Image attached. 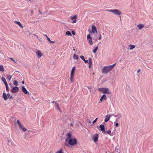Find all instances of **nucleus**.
Returning a JSON list of instances; mask_svg holds the SVG:
<instances>
[{"label": "nucleus", "instance_id": "obj_16", "mask_svg": "<svg viewBox=\"0 0 153 153\" xmlns=\"http://www.w3.org/2000/svg\"><path fill=\"white\" fill-rule=\"evenodd\" d=\"M1 81L4 83V84L5 85L7 84V82L6 79L4 77H2L1 78Z\"/></svg>", "mask_w": 153, "mask_h": 153}, {"label": "nucleus", "instance_id": "obj_53", "mask_svg": "<svg viewBox=\"0 0 153 153\" xmlns=\"http://www.w3.org/2000/svg\"><path fill=\"white\" fill-rule=\"evenodd\" d=\"M88 123H89V124H91V120H89L88 121Z\"/></svg>", "mask_w": 153, "mask_h": 153}, {"label": "nucleus", "instance_id": "obj_11", "mask_svg": "<svg viewBox=\"0 0 153 153\" xmlns=\"http://www.w3.org/2000/svg\"><path fill=\"white\" fill-rule=\"evenodd\" d=\"M98 135L97 134H96L93 137V139L94 142H96L98 141Z\"/></svg>", "mask_w": 153, "mask_h": 153}, {"label": "nucleus", "instance_id": "obj_20", "mask_svg": "<svg viewBox=\"0 0 153 153\" xmlns=\"http://www.w3.org/2000/svg\"><path fill=\"white\" fill-rule=\"evenodd\" d=\"M73 59H76L77 61L79 59L78 56L77 55L74 54L73 56Z\"/></svg>", "mask_w": 153, "mask_h": 153}, {"label": "nucleus", "instance_id": "obj_36", "mask_svg": "<svg viewBox=\"0 0 153 153\" xmlns=\"http://www.w3.org/2000/svg\"><path fill=\"white\" fill-rule=\"evenodd\" d=\"M121 117H122V115L121 114H118V116H117L118 118L117 119H119Z\"/></svg>", "mask_w": 153, "mask_h": 153}, {"label": "nucleus", "instance_id": "obj_15", "mask_svg": "<svg viewBox=\"0 0 153 153\" xmlns=\"http://www.w3.org/2000/svg\"><path fill=\"white\" fill-rule=\"evenodd\" d=\"M19 127L23 131L25 132L27 130V129L24 127L22 125L19 126Z\"/></svg>", "mask_w": 153, "mask_h": 153}, {"label": "nucleus", "instance_id": "obj_19", "mask_svg": "<svg viewBox=\"0 0 153 153\" xmlns=\"http://www.w3.org/2000/svg\"><path fill=\"white\" fill-rule=\"evenodd\" d=\"M95 36L94 38L95 39H98L100 40L101 39L102 36H101V35L100 34L99 35H98V36H97V37H98L97 38H95Z\"/></svg>", "mask_w": 153, "mask_h": 153}, {"label": "nucleus", "instance_id": "obj_12", "mask_svg": "<svg viewBox=\"0 0 153 153\" xmlns=\"http://www.w3.org/2000/svg\"><path fill=\"white\" fill-rule=\"evenodd\" d=\"M107 99V97L105 94H103L102 96L100 99V101H102L103 100H106Z\"/></svg>", "mask_w": 153, "mask_h": 153}, {"label": "nucleus", "instance_id": "obj_63", "mask_svg": "<svg viewBox=\"0 0 153 153\" xmlns=\"http://www.w3.org/2000/svg\"><path fill=\"white\" fill-rule=\"evenodd\" d=\"M54 101H53V102H51V103H54Z\"/></svg>", "mask_w": 153, "mask_h": 153}, {"label": "nucleus", "instance_id": "obj_60", "mask_svg": "<svg viewBox=\"0 0 153 153\" xmlns=\"http://www.w3.org/2000/svg\"><path fill=\"white\" fill-rule=\"evenodd\" d=\"M111 116H114V114H111Z\"/></svg>", "mask_w": 153, "mask_h": 153}, {"label": "nucleus", "instance_id": "obj_42", "mask_svg": "<svg viewBox=\"0 0 153 153\" xmlns=\"http://www.w3.org/2000/svg\"><path fill=\"white\" fill-rule=\"evenodd\" d=\"M97 118L95 119L93 122V124H94L97 121Z\"/></svg>", "mask_w": 153, "mask_h": 153}, {"label": "nucleus", "instance_id": "obj_41", "mask_svg": "<svg viewBox=\"0 0 153 153\" xmlns=\"http://www.w3.org/2000/svg\"><path fill=\"white\" fill-rule=\"evenodd\" d=\"M106 132L108 134H110L111 133V131L110 130H109L106 131Z\"/></svg>", "mask_w": 153, "mask_h": 153}, {"label": "nucleus", "instance_id": "obj_40", "mask_svg": "<svg viewBox=\"0 0 153 153\" xmlns=\"http://www.w3.org/2000/svg\"><path fill=\"white\" fill-rule=\"evenodd\" d=\"M11 78V76H10V75H9V76L7 77V79L9 81H10V80Z\"/></svg>", "mask_w": 153, "mask_h": 153}, {"label": "nucleus", "instance_id": "obj_49", "mask_svg": "<svg viewBox=\"0 0 153 153\" xmlns=\"http://www.w3.org/2000/svg\"><path fill=\"white\" fill-rule=\"evenodd\" d=\"M49 42H50V43H53L55 42L54 41H51V40H50V41H49Z\"/></svg>", "mask_w": 153, "mask_h": 153}, {"label": "nucleus", "instance_id": "obj_29", "mask_svg": "<svg viewBox=\"0 0 153 153\" xmlns=\"http://www.w3.org/2000/svg\"><path fill=\"white\" fill-rule=\"evenodd\" d=\"M69 143L68 142V140L67 139H66L65 142V146H68V145Z\"/></svg>", "mask_w": 153, "mask_h": 153}, {"label": "nucleus", "instance_id": "obj_3", "mask_svg": "<svg viewBox=\"0 0 153 153\" xmlns=\"http://www.w3.org/2000/svg\"><path fill=\"white\" fill-rule=\"evenodd\" d=\"M77 140L75 138H70L69 139L68 143L71 146H74L77 143Z\"/></svg>", "mask_w": 153, "mask_h": 153}, {"label": "nucleus", "instance_id": "obj_47", "mask_svg": "<svg viewBox=\"0 0 153 153\" xmlns=\"http://www.w3.org/2000/svg\"><path fill=\"white\" fill-rule=\"evenodd\" d=\"M9 59L11 60L12 61H13L14 62L16 63L15 60L12 58H10Z\"/></svg>", "mask_w": 153, "mask_h": 153}, {"label": "nucleus", "instance_id": "obj_39", "mask_svg": "<svg viewBox=\"0 0 153 153\" xmlns=\"http://www.w3.org/2000/svg\"><path fill=\"white\" fill-rule=\"evenodd\" d=\"M92 38L90 34H89L87 35V39Z\"/></svg>", "mask_w": 153, "mask_h": 153}, {"label": "nucleus", "instance_id": "obj_1", "mask_svg": "<svg viewBox=\"0 0 153 153\" xmlns=\"http://www.w3.org/2000/svg\"><path fill=\"white\" fill-rule=\"evenodd\" d=\"M116 65V63H114L112 65L109 66H105L102 69V73L105 74H107L108 72L112 70Z\"/></svg>", "mask_w": 153, "mask_h": 153}, {"label": "nucleus", "instance_id": "obj_8", "mask_svg": "<svg viewBox=\"0 0 153 153\" xmlns=\"http://www.w3.org/2000/svg\"><path fill=\"white\" fill-rule=\"evenodd\" d=\"M114 13L116 15H120L121 14V12L118 10L114 9Z\"/></svg>", "mask_w": 153, "mask_h": 153}, {"label": "nucleus", "instance_id": "obj_14", "mask_svg": "<svg viewBox=\"0 0 153 153\" xmlns=\"http://www.w3.org/2000/svg\"><path fill=\"white\" fill-rule=\"evenodd\" d=\"M3 97L5 100H6L7 99V95L4 92L3 93Z\"/></svg>", "mask_w": 153, "mask_h": 153}, {"label": "nucleus", "instance_id": "obj_52", "mask_svg": "<svg viewBox=\"0 0 153 153\" xmlns=\"http://www.w3.org/2000/svg\"><path fill=\"white\" fill-rule=\"evenodd\" d=\"M118 120L119 119H116V120H115V122H114V123H115L116 122H116L117 123L118 122H119Z\"/></svg>", "mask_w": 153, "mask_h": 153}, {"label": "nucleus", "instance_id": "obj_2", "mask_svg": "<svg viewBox=\"0 0 153 153\" xmlns=\"http://www.w3.org/2000/svg\"><path fill=\"white\" fill-rule=\"evenodd\" d=\"M98 90L103 94H111V91L107 88H99Z\"/></svg>", "mask_w": 153, "mask_h": 153}, {"label": "nucleus", "instance_id": "obj_57", "mask_svg": "<svg viewBox=\"0 0 153 153\" xmlns=\"http://www.w3.org/2000/svg\"><path fill=\"white\" fill-rule=\"evenodd\" d=\"M70 125L71 126H73L74 125L72 123H71L70 124Z\"/></svg>", "mask_w": 153, "mask_h": 153}, {"label": "nucleus", "instance_id": "obj_45", "mask_svg": "<svg viewBox=\"0 0 153 153\" xmlns=\"http://www.w3.org/2000/svg\"><path fill=\"white\" fill-rule=\"evenodd\" d=\"M108 11H109L110 12H112L114 13V10H109Z\"/></svg>", "mask_w": 153, "mask_h": 153}, {"label": "nucleus", "instance_id": "obj_44", "mask_svg": "<svg viewBox=\"0 0 153 153\" xmlns=\"http://www.w3.org/2000/svg\"><path fill=\"white\" fill-rule=\"evenodd\" d=\"M84 61V62L85 63H87L88 62V60H86L85 59V60H83Z\"/></svg>", "mask_w": 153, "mask_h": 153}, {"label": "nucleus", "instance_id": "obj_56", "mask_svg": "<svg viewBox=\"0 0 153 153\" xmlns=\"http://www.w3.org/2000/svg\"><path fill=\"white\" fill-rule=\"evenodd\" d=\"M140 69H139L137 71V73H139V72H140Z\"/></svg>", "mask_w": 153, "mask_h": 153}, {"label": "nucleus", "instance_id": "obj_38", "mask_svg": "<svg viewBox=\"0 0 153 153\" xmlns=\"http://www.w3.org/2000/svg\"><path fill=\"white\" fill-rule=\"evenodd\" d=\"M80 58L82 59V60H85V58L82 55H81L80 56Z\"/></svg>", "mask_w": 153, "mask_h": 153}, {"label": "nucleus", "instance_id": "obj_61", "mask_svg": "<svg viewBox=\"0 0 153 153\" xmlns=\"http://www.w3.org/2000/svg\"><path fill=\"white\" fill-rule=\"evenodd\" d=\"M44 36H46V38L47 37H48V36H47V35H46L45 34V35H44Z\"/></svg>", "mask_w": 153, "mask_h": 153}, {"label": "nucleus", "instance_id": "obj_55", "mask_svg": "<svg viewBox=\"0 0 153 153\" xmlns=\"http://www.w3.org/2000/svg\"><path fill=\"white\" fill-rule=\"evenodd\" d=\"M118 114L119 113H117V115L114 114V117H117V116H118Z\"/></svg>", "mask_w": 153, "mask_h": 153}, {"label": "nucleus", "instance_id": "obj_25", "mask_svg": "<svg viewBox=\"0 0 153 153\" xmlns=\"http://www.w3.org/2000/svg\"><path fill=\"white\" fill-rule=\"evenodd\" d=\"M129 46L130 47L129 48L130 50H132L135 48V46L134 45H133L131 44H130Z\"/></svg>", "mask_w": 153, "mask_h": 153}, {"label": "nucleus", "instance_id": "obj_21", "mask_svg": "<svg viewBox=\"0 0 153 153\" xmlns=\"http://www.w3.org/2000/svg\"><path fill=\"white\" fill-rule=\"evenodd\" d=\"M15 22L16 23V24L18 25L20 27H22V25H21V23H20V22H19L16 21Z\"/></svg>", "mask_w": 153, "mask_h": 153}, {"label": "nucleus", "instance_id": "obj_51", "mask_svg": "<svg viewBox=\"0 0 153 153\" xmlns=\"http://www.w3.org/2000/svg\"><path fill=\"white\" fill-rule=\"evenodd\" d=\"M102 133L103 134H105L106 132V131H105V130H102Z\"/></svg>", "mask_w": 153, "mask_h": 153}, {"label": "nucleus", "instance_id": "obj_28", "mask_svg": "<svg viewBox=\"0 0 153 153\" xmlns=\"http://www.w3.org/2000/svg\"><path fill=\"white\" fill-rule=\"evenodd\" d=\"M98 46H97V47H96L94 49L93 51V52L94 53H95L96 52V51H97V50L98 49Z\"/></svg>", "mask_w": 153, "mask_h": 153}, {"label": "nucleus", "instance_id": "obj_43", "mask_svg": "<svg viewBox=\"0 0 153 153\" xmlns=\"http://www.w3.org/2000/svg\"><path fill=\"white\" fill-rule=\"evenodd\" d=\"M114 123L115 124V126L116 127H117L119 126V123H118L116 122Z\"/></svg>", "mask_w": 153, "mask_h": 153}, {"label": "nucleus", "instance_id": "obj_7", "mask_svg": "<svg viewBox=\"0 0 153 153\" xmlns=\"http://www.w3.org/2000/svg\"><path fill=\"white\" fill-rule=\"evenodd\" d=\"M111 117V115L110 114H107L105 117V122L106 123L110 119Z\"/></svg>", "mask_w": 153, "mask_h": 153}, {"label": "nucleus", "instance_id": "obj_34", "mask_svg": "<svg viewBox=\"0 0 153 153\" xmlns=\"http://www.w3.org/2000/svg\"><path fill=\"white\" fill-rule=\"evenodd\" d=\"M73 77H74V76H72V75H71L70 80H71V82H73Z\"/></svg>", "mask_w": 153, "mask_h": 153}, {"label": "nucleus", "instance_id": "obj_37", "mask_svg": "<svg viewBox=\"0 0 153 153\" xmlns=\"http://www.w3.org/2000/svg\"><path fill=\"white\" fill-rule=\"evenodd\" d=\"M88 63H92V59L91 58H90L88 59Z\"/></svg>", "mask_w": 153, "mask_h": 153}, {"label": "nucleus", "instance_id": "obj_18", "mask_svg": "<svg viewBox=\"0 0 153 153\" xmlns=\"http://www.w3.org/2000/svg\"><path fill=\"white\" fill-rule=\"evenodd\" d=\"M87 40L88 43L91 45H92L93 44V42L92 39V38L87 39Z\"/></svg>", "mask_w": 153, "mask_h": 153}, {"label": "nucleus", "instance_id": "obj_50", "mask_svg": "<svg viewBox=\"0 0 153 153\" xmlns=\"http://www.w3.org/2000/svg\"><path fill=\"white\" fill-rule=\"evenodd\" d=\"M87 88L91 90L92 88V87L91 86H88Z\"/></svg>", "mask_w": 153, "mask_h": 153}, {"label": "nucleus", "instance_id": "obj_54", "mask_svg": "<svg viewBox=\"0 0 153 153\" xmlns=\"http://www.w3.org/2000/svg\"><path fill=\"white\" fill-rule=\"evenodd\" d=\"M47 39H48V41H50L51 39L49 38L48 37H47Z\"/></svg>", "mask_w": 153, "mask_h": 153}, {"label": "nucleus", "instance_id": "obj_48", "mask_svg": "<svg viewBox=\"0 0 153 153\" xmlns=\"http://www.w3.org/2000/svg\"><path fill=\"white\" fill-rule=\"evenodd\" d=\"M72 34H73V35H75V32H74V31H72Z\"/></svg>", "mask_w": 153, "mask_h": 153}, {"label": "nucleus", "instance_id": "obj_26", "mask_svg": "<svg viewBox=\"0 0 153 153\" xmlns=\"http://www.w3.org/2000/svg\"><path fill=\"white\" fill-rule=\"evenodd\" d=\"M66 34L68 35V36H71L72 35L71 33L69 31H67L66 32Z\"/></svg>", "mask_w": 153, "mask_h": 153}, {"label": "nucleus", "instance_id": "obj_59", "mask_svg": "<svg viewBox=\"0 0 153 153\" xmlns=\"http://www.w3.org/2000/svg\"><path fill=\"white\" fill-rule=\"evenodd\" d=\"M28 0V1H30V2H31L33 1L32 0Z\"/></svg>", "mask_w": 153, "mask_h": 153}, {"label": "nucleus", "instance_id": "obj_23", "mask_svg": "<svg viewBox=\"0 0 153 153\" xmlns=\"http://www.w3.org/2000/svg\"><path fill=\"white\" fill-rule=\"evenodd\" d=\"M55 103L56 104V107L57 108V109L60 112H61V111L60 109V108L59 107L58 104L56 102H55Z\"/></svg>", "mask_w": 153, "mask_h": 153}, {"label": "nucleus", "instance_id": "obj_10", "mask_svg": "<svg viewBox=\"0 0 153 153\" xmlns=\"http://www.w3.org/2000/svg\"><path fill=\"white\" fill-rule=\"evenodd\" d=\"M36 54L38 55L39 58H40L42 54L39 50H37L36 53Z\"/></svg>", "mask_w": 153, "mask_h": 153}, {"label": "nucleus", "instance_id": "obj_9", "mask_svg": "<svg viewBox=\"0 0 153 153\" xmlns=\"http://www.w3.org/2000/svg\"><path fill=\"white\" fill-rule=\"evenodd\" d=\"M77 17V16L76 15L71 17V19L72 20V21L71 22L72 23H74L76 22V18Z\"/></svg>", "mask_w": 153, "mask_h": 153}, {"label": "nucleus", "instance_id": "obj_64", "mask_svg": "<svg viewBox=\"0 0 153 153\" xmlns=\"http://www.w3.org/2000/svg\"><path fill=\"white\" fill-rule=\"evenodd\" d=\"M36 36L37 38L38 37V36H37L36 35Z\"/></svg>", "mask_w": 153, "mask_h": 153}, {"label": "nucleus", "instance_id": "obj_58", "mask_svg": "<svg viewBox=\"0 0 153 153\" xmlns=\"http://www.w3.org/2000/svg\"><path fill=\"white\" fill-rule=\"evenodd\" d=\"M22 84H24V81H23L22 82Z\"/></svg>", "mask_w": 153, "mask_h": 153}, {"label": "nucleus", "instance_id": "obj_30", "mask_svg": "<svg viewBox=\"0 0 153 153\" xmlns=\"http://www.w3.org/2000/svg\"><path fill=\"white\" fill-rule=\"evenodd\" d=\"M7 97L9 99H11L13 97L12 96H10V95L9 93L7 94Z\"/></svg>", "mask_w": 153, "mask_h": 153}, {"label": "nucleus", "instance_id": "obj_27", "mask_svg": "<svg viewBox=\"0 0 153 153\" xmlns=\"http://www.w3.org/2000/svg\"><path fill=\"white\" fill-rule=\"evenodd\" d=\"M67 136L68 137V138L67 139H69L70 138H71V134L70 133H68L67 134Z\"/></svg>", "mask_w": 153, "mask_h": 153}, {"label": "nucleus", "instance_id": "obj_6", "mask_svg": "<svg viewBox=\"0 0 153 153\" xmlns=\"http://www.w3.org/2000/svg\"><path fill=\"white\" fill-rule=\"evenodd\" d=\"M22 91L25 94H28L30 95V93L28 92L24 86H22Z\"/></svg>", "mask_w": 153, "mask_h": 153}, {"label": "nucleus", "instance_id": "obj_62", "mask_svg": "<svg viewBox=\"0 0 153 153\" xmlns=\"http://www.w3.org/2000/svg\"><path fill=\"white\" fill-rule=\"evenodd\" d=\"M39 12L40 13H41V12H40V10H39Z\"/></svg>", "mask_w": 153, "mask_h": 153}, {"label": "nucleus", "instance_id": "obj_4", "mask_svg": "<svg viewBox=\"0 0 153 153\" xmlns=\"http://www.w3.org/2000/svg\"><path fill=\"white\" fill-rule=\"evenodd\" d=\"M90 33H93L94 35H96L97 33L96 27L94 25L92 26V30L90 32Z\"/></svg>", "mask_w": 153, "mask_h": 153}, {"label": "nucleus", "instance_id": "obj_33", "mask_svg": "<svg viewBox=\"0 0 153 153\" xmlns=\"http://www.w3.org/2000/svg\"><path fill=\"white\" fill-rule=\"evenodd\" d=\"M6 88V89L7 91H9V87L8 86V84L5 85Z\"/></svg>", "mask_w": 153, "mask_h": 153}, {"label": "nucleus", "instance_id": "obj_32", "mask_svg": "<svg viewBox=\"0 0 153 153\" xmlns=\"http://www.w3.org/2000/svg\"><path fill=\"white\" fill-rule=\"evenodd\" d=\"M56 153H63L62 152V150L60 149L59 150L57 151Z\"/></svg>", "mask_w": 153, "mask_h": 153}, {"label": "nucleus", "instance_id": "obj_24", "mask_svg": "<svg viewBox=\"0 0 153 153\" xmlns=\"http://www.w3.org/2000/svg\"><path fill=\"white\" fill-rule=\"evenodd\" d=\"M4 71V69L2 65H0V71Z\"/></svg>", "mask_w": 153, "mask_h": 153}, {"label": "nucleus", "instance_id": "obj_17", "mask_svg": "<svg viewBox=\"0 0 153 153\" xmlns=\"http://www.w3.org/2000/svg\"><path fill=\"white\" fill-rule=\"evenodd\" d=\"M100 130H104L105 129V127L104 125L101 124L100 126Z\"/></svg>", "mask_w": 153, "mask_h": 153}, {"label": "nucleus", "instance_id": "obj_5", "mask_svg": "<svg viewBox=\"0 0 153 153\" xmlns=\"http://www.w3.org/2000/svg\"><path fill=\"white\" fill-rule=\"evenodd\" d=\"M19 89L17 87H13L11 90V92L12 93H16L18 91Z\"/></svg>", "mask_w": 153, "mask_h": 153}, {"label": "nucleus", "instance_id": "obj_22", "mask_svg": "<svg viewBox=\"0 0 153 153\" xmlns=\"http://www.w3.org/2000/svg\"><path fill=\"white\" fill-rule=\"evenodd\" d=\"M143 27V25L142 24H139L137 25V27L140 30Z\"/></svg>", "mask_w": 153, "mask_h": 153}, {"label": "nucleus", "instance_id": "obj_46", "mask_svg": "<svg viewBox=\"0 0 153 153\" xmlns=\"http://www.w3.org/2000/svg\"><path fill=\"white\" fill-rule=\"evenodd\" d=\"M88 64L89 65V68H91V67L92 66V63H88Z\"/></svg>", "mask_w": 153, "mask_h": 153}, {"label": "nucleus", "instance_id": "obj_13", "mask_svg": "<svg viewBox=\"0 0 153 153\" xmlns=\"http://www.w3.org/2000/svg\"><path fill=\"white\" fill-rule=\"evenodd\" d=\"M75 70V68L74 67L72 68V69L71 71V75L72 76H74V71Z\"/></svg>", "mask_w": 153, "mask_h": 153}, {"label": "nucleus", "instance_id": "obj_31", "mask_svg": "<svg viewBox=\"0 0 153 153\" xmlns=\"http://www.w3.org/2000/svg\"><path fill=\"white\" fill-rule=\"evenodd\" d=\"M13 84L16 85V86H17V85H18V82L16 80H15L14 82H13Z\"/></svg>", "mask_w": 153, "mask_h": 153}, {"label": "nucleus", "instance_id": "obj_35", "mask_svg": "<svg viewBox=\"0 0 153 153\" xmlns=\"http://www.w3.org/2000/svg\"><path fill=\"white\" fill-rule=\"evenodd\" d=\"M17 123L18 124V125L19 126H21L22 125V124L20 122V121L19 120H17Z\"/></svg>", "mask_w": 153, "mask_h": 153}]
</instances>
